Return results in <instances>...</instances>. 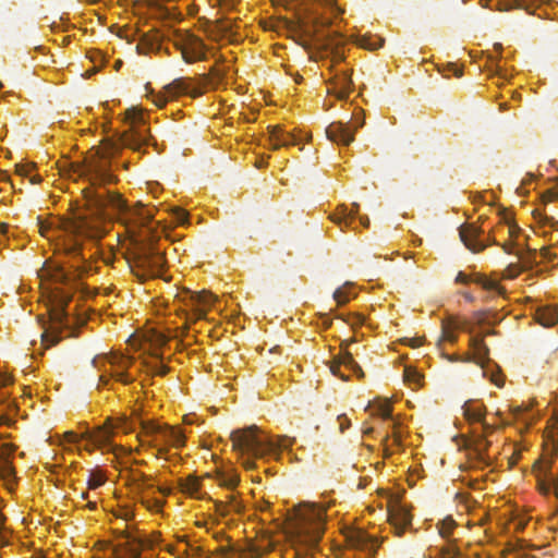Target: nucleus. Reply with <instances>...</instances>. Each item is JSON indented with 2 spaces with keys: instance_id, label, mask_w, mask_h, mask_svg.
<instances>
[{
  "instance_id": "obj_26",
  "label": "nucleus",
  "mask_w": 558,
  "mask_h": 558,
  "mask_svg": "<svg viewBox=\"0 0 558 558\" xmlns=\"http://www.w3.org/2000/svg\"><path fill=\"white\" fill-rule=\"evenodd\" d=\"M351 546L362 550H375V541L364 532H355L350 538Z\"/></svg>"
},
{
  "instance_id": "obj_38",
  "label": "nucleus",
  "mask_w": 558,
  "mask_h": 558,
  "mask_svg": "<svg viewBox=\"0 0 558 558\" xmlns=\"http://www.w3.org/2000/svg\"><path fill=\"white\" fill-rule=\"evenodd\" d=\"M351 298V294L348 292L347 287L338 288L333 292V299L339 304H345Z\"/></svg>"
},
{
  "instance_id": "obj_34",
  "label": "nucleus",
  "mask_w": 558,
  "mask_h": 558,
  "mask_svg": "<svg viewBox=\"0 0 558 558\" xmlns=\"http://www.w3.org/2000/svg\"><path fill=\"white\" fill-rule=\"evenodd\" d=\"M135 487L138 493H144L154 488V484L150 483V477L141 473L140 477L134 480Z\"/></svg>"
},
{
  "instance_id": "obj_8",
  "label": "nucleus",
  "mask_w": 558,
  "mask_h": 558,
  "mask_svg": "<svg viewBox=\"0 0 558 558\" xmlns=\"http://www.w3.org/2000/svg\"><path fill=\"white\" fill-rule=\"evenodd\" d=\"M463 415L470 423H481L482 434L478 435L476 440V450L480 454L487 449L489 442L485 439V435L493 433L496 429L495 423H487L485 421L486 409L483 404L475 401H466L462 407Z\"/></svg>"
},
{
  "instance_id": "obj_21",
  "label": "nucleus",
  "mask_w": 558,
  "mask_h": 558,
  "mask_svg": "<svg viewBox=\"0 0 558 558\" xmlns=\"http://www.w3.org/2000/svg\"><path fill=\"white\" fill-rule=\"evenodd\" d=\"M232 23L227 19L208 21L205 31L215 40L232 34Z\"/></svg>"
},
{
  "instance_id": "obj_45",
  "label": "nucleus",
  "mask_w": 558,
  "mask_h": 558,
  "mask_svg": "<svg viewBox=\"0 0 558 558\" xmlns=\"http://www.w3.org/2000/svg\"><path fill=\"white\" fill-rule=\"evenodd\" d=\"M151 372L155 375L165 376L169 372V367L161 362H156L151 365Z\"/></svg>"
},
{
  "instance_id": "obj_56",
  "label": "nucleus",
  "mask_w": 558,
  "mask_h": 558,
  "mask_svg": "<svg viewBox=\"0 0 558 558\" xmlns=\"http://www.w3.org/2000/svg\"><path fill=\"white\" fill-rule=\"evenodd\" d=\"M360 221L364 227H368L369 225V219L365 216L360 217Z\"/></svg>"
},
{
  "instance_id": "obj_2",
  "label": "nucleus",
  "mask_w": 558,
  "mask_h": 558,
  "mask_svg": "<svg viewBox=\"0 0 558 558\" xmlns=\"http://www.w3.org/2000/svg\"><path fill=\"white\" fill-rule=\"evenodd\" d=\"M137 426H140L142 430L138 437H150L151 439L148 444L158 448V454L167 453L168 449L166 445L180 448L185 444V436L182 430L175 429L168 424L144 421L138 415L133 418L120 416L116 420H108L104 426L83 434L82 438L87 441L85 447L87 451H93L94 449L111 450L113 449L111 439L116 429L128 434L134 432Z\"/></svg>"
},
{
  "instance_id": "obj_11",
  "label": "nucleus",
  "mask_w": 558,
  "mask_h": 558,
  "mask_svg": "<svg viewBox=\"0 0 558 558\" xmlns=\"http://www.w3.org/2000/svg\"><path fill=\"white\" fill-rule=\"evenodd\" d=\"M355 340L351 339L350 341H345L342 343V352L337 356L333 363L330 365V372L332 375L338 376L343 381L349 380V377L340 371L341 366H344L347 369L351 371L357 378H364L365 374L362 367L355 362L353 355L350 351H348V345Z\"/></svg>"
},
{
  "instance_id": "obj_49",
  "label": "nucleus",
  "mask_w": 558,
  "mask_h": 558,
  "mask_svg": "<svg viewBox=\"0 0 558 558\" xmlns=\"http://www.w3.org/2000/svg\"><path fill=\"white\" fill-rule=\"evenodd\" d=\"M329 52L331 53L332 61L335 63L342 62L345 59V56H344L343 51H341V49L336 50V51H329Z\"/></svg>"
},
{
  "instance_id": "obj_9",
  "label": "nucleus",
  "mask_w": 558,
  "mask_h": 558,
  "mask_svg": "<svg viewBox=\"0 0 558 558\" xmlns=\"http://www.w3.org/2000/svg\"><path fill=\"white\" fill-rule=\"evenodd\" d=\"M549 438L553 444L554 450L558 452V414H556V416L554 417L553 429L550 432ZM535 468L539 469L544 474V477H542L541 474L537 475L539 492L544 495H547L553 490L556 498L558 499V475L555 477H550L549 480L546 478L551 468V461H538L536 462Z\"/></svg>"
},
{
  "instance_id": "obj_15",
  "label": "nucleus",
  "mask_w": 558,
  "mask_h": 558,
  "mask_svg": "<svg viewBox=\"0 0 558 558\" xmlns=\"http://www.w3.org/2000/svg\"><path fill=\"white\" fill-rule=\"evenodd\" d=\"M104 360H106L110 364L111 368L109 371V374L117 381H120L125 385L133 381V378L126 373L128 367L132 363V361L129 357L112 354L110 356L104 357Z\"/></svg>"
},
{
  "instance_id": "obj_20",
  "label": "nucleus",
  "mask_w": 558,
  "mask_h": 558,
  "mask_svg": "<svg viewBox=\"0 0 558 558\" xmlns=\"http://www.w3.org/2000/svg\"><path fill=\"white\" fill-rule=\"evenodd\" d=\"M163 35L159 32L143 34L135 49L138 54H148L160 49Z\"/></svg>"
},
{
  "instance_id": "obj_5",
  "label": "nucleus",
  "mask_w": 558,
  "mask_h": 558,
  "mask_svg": "<svg viewBox=\"0 0 558 558\" xmlns=\"http://www.w3.org/2000/svg\"><path fill=\"white\" fill-rule=\"evenodd\" d=\"M232 448L241 453H248L258 458L265 454H275L281 449H288L293 440L287 436L272 438L263 433L256 425L231 433Z\"/></svg>"
},
{
  "instance_id": "obj_3",
  "label": "nucleus",
  "mask_w": 558,
  "mask_h": 558,
  "mask_svg": "<svg viewBox=\"0 0 558 558\" xmlns=\"http://www.w3.org/2000/svg\"><path fill=\"white\" fill-rule=\"evenodd\" d=\"M44 271L56 283L62 284L66 289H60L54 296V305L49 310L48 320H41L44 332L41 333L43 342L47 343V348L60 341L62 333L65 337L74 336L72 322L65 312V306L72 299V291L80 289V280L85 272L83 266L72 265L66 268L61 263L46 264Z\"/></svg>"
},
{
  "instance_id": "obj_33",
  "label": "nucleus",
  "mask_w": 558,
  "mask_h": 558,
  "mask_svg": "<svg viewBox=\"0 0 558 558\" xmlns=\"http://www.w3.org/2000/svg\"><path fill=\"white\" fill-rule=\"evenodd\" d=\"M106 481L105 475L100 471H90L87 480V486L89 489H96L100 487Z\"/></svg>"
},
{
  "instance_id": "obj_51",
  "label": "nucleus",
  "mask_w": 558,
  "mask_h": 558,
  "mask_svg": "<svg viewBox=\"0 0 558 558\" xmlns=\"http://www.w3.org/2000/svg\"><path fill=\"white\" fill-rule=\"evenodd\" d=\"M545 197L547 201L554 202V201L558 199V191L549 190L546 192Z\"/></svg>"
},
{
  "instance_id": "obj_54",
  "label": "nucleus",
  "mask_w": 558,
  "mask_h": 558,
  "mask_svg": "<svg viewBox=\"0 0 558 558\" xmlns=\"http://www.w3.org/2000/svg\"><path fill=\"white\" fill-rule=\"evenodd\" d=\"M187 546H189V548H190V550H191V553H192L193 555H201V553H202L201 547H194V546L189 545V544H187Z\"/></svg>"
},
{
  "instance_id": "obj_23",
  "label": "nucleus",
  "mask_w": 558,
  "mask_h": 558,
  "mask_svg": "<svg viewBox=\"0 0 558 558\" xmlns=\"http://www.w3.org/2000/svg\"><path fill=\"white\" fill-rule=\"evenodd\" d=\"M470 281H473L475 282L476 284H480L481 287H483L485 290H488V291H495L499 294L502 293V289L501 287L493 281V280H489L483 276H476L474 279H471L468 275H465L464 272L460 271L458 272L457 277H456V282L457 283H468Z\"/></svg>"
},
{
  "instance_id": "obj_16",
  "label": "nucleus",
  "mask_w": 558,
  "mask_h": 558,
  "mask_svg": "<svg viewBox=\"0 0 558 558\" xmlns=\"http://www.w3.org/2000/svg\"><path fill=\"white\" fill-rule=\"evenodd\" d=\"M329 84L331 87L328 88V93L335 95L339 100L347 99L353 88L351 74L345 71L336 73Z\"/></svg>"
},
{
  "instance_id": "obj_29",
  "label": "nucleus",
  "mask_w": 558,
  "mask_h": 558,
  "mask_svg": "<svg viewBox=\"0 0 558 558\" xmlns=\"http://www.w3.org/2000/svg\"><path fill=\"white\" fill-rule=\"evenodd\" d=\"M354 209L348 211L344 206H341V215L332 216V220L343 228V225L347 227L349 225V219L353 218L354 215L359 211V204H353Z\"/></svg>"
},
{
  "instance_id": "obj_19",
  "label": "nucleus",
  "mask_w": 558,
  "mask_h": 558,
  "mask_svg": "<svg viewBox=\"0 0 558 558\" xmlns=\"http://www.w3.org/2000/svg\"><path fill=\"white\" fill-rule=\"evenodd\" d=\"M14 450L15 447L11 444L3 442L0 445V477L4 481H9L14 475V469L10 461Z\"/></svg>"
},
{
  "instance_id": "obj_61",
  "label": "nucleus",
  "mask_w": 558,
  "mask_h": 558,
  "mask_svg": "<svg viewBox=\"0 0 558 558\" xmlns=\"http://www.w3.org/2000/svg\"><path fill=\"white\" fill-rule=\"evenodd\" d=\"M546 223H549L550 226L555 227L556 225H558V221H555L554 218H546Z\"/></svg>"
},
{
  "instance_id": "obj_40",
  "label": "nucleus",
  "mask_w": 558,
  "mask_h": 558,
  "mask_svg": "<svg viewBox=\"0 0 558 558\" xmlns=\"http://www.w3.org/2000/svg\"><path fill=\"white\" fill-rule=\"evenodd\" d=\"M441 338L448 342H456L457 340V335L454 333V330L453 328H451L450 325L448 324H442V335H441Z\"/></svg>"
},
{
  "instance_id": "obj_14",
  "label": "nucleus",
  "mask_w": 558,
  "mask_h": 558,
  "mask_svg": "<svg viewBox=\"0 0 558 558\" xmlns=\"http://www.w3.org/2000/svg\"><path fill=\"white\" fill-rule=\"evenodd\" d=\"M483 232V229L474 223L463 225L459 228L461 241L473 253L482 252L488 245L482 239Z\"/></svg>"
},
{
  "instance_id": "obj_36",
  "label": "nucleus",
  "mask_w": 558,
  "mask_h": 558,
  "mask_svg": "<svg viewBox=\"0 0 558 558\" xmlns=\"http://www.w3.org/2000/svg\"><path fill=\"white\" fill-rule=\"evenodd\" d=\"M312 23H313V26L315 29H314L313 34H311V36L315 37L317 39L318 37H322V35H323V34H319V28L329 26L330 21L323 16H315L313 19Z\"/></svg>"
},
{
  "instance_id": "obj_50",
  "label": "nucleus",
  "mask_w": 558,
  "mask_h": 558,
  "mask_svg": "<svg viewBox=\"0 0 558 558\" xmlns=\"http://www.w3.org/2000/svg\"><path fill=\"white\" fill-rule=\"evenodd\" d=\"M351 326H360L364 323V317L359 314L352 315V320H348Z\"/></svg>"
},
{
  "instance_id": "obj_39",
  "label": "nucleus",
  "mask_w": 558,
  "mask_h": 558,
  "mask_svg": "<svg viewBox=\"0 0 558 558\" xmlns=\"http://www.w3.org/2000/svg\"><path fill=\"white\" fill-rule=\"evenodd\" d=\"M227 498H228V500H227L226 502H227V505L229 506V508H230V510H231V511H234V512H236V513H241V512H243V510H244V505L242 504V501H241V500H239V499L236 498V496H235V495L231 494V495H229Z\"/></svg>"
},
{
  "instance_id": "obj_62",
  "label": "nucleus",
  "mask_w": 558,
  "mask_h": 558,
  "mask_svg": "<svg viewBox=\"0 0 558 558\" xmlns=\"http://www.w3.org/2000/svg\"><path fill=\"white\" fill-rule=\"evenodd\" d=\"M243 464L247 469L254 468V462L250 460L244 461Z\"/></svg>"
},
{
  "instance_id": "obj_47",
  "label": "nucleus",
  "mask_w": 558,
  "mask_h": 558,
  "mask_svg": "<svg viewBox=\"0 0 558 558\" xmlns=\"http://www.w3.org/2000/svg\"><path fill=\"white\" fill-rule=\"evenodd\" d=\"M142 502L144 505H146V507L148 509H153V508H156V509H159L162 507L163 502L159 499H149V500H145L144 498L142 499Z\"/></svg>"
},
{
  "instance_id": "obj_60",
  "label": "nucleus",
  "mask_w": 558,
  "mask_h": 558,
  "mask_svg": "<svg viewBox=\"0 0 558 558\" xmlns=\"http://www.w3.org/2000/svg\"><path fill=\"white\" fill-rule=\"evenodd\" d=\"M463 295L466 301H469V302L474 301V296L471 293L465 292Z\"/></svg>"
},
{
  "instance_id": "obj_46",
  "label": "nucleus",
  "mask_w": 558,
  "mask_h": 558,
  "mask_svg": "<svg viewBox=\"0 0 558 558\" xmlns=\"http://www.w3.org/2000/svg\"><path fill=\"white\" fill-rule=\"evenodd\" d=\"M174 217H175V222L179 225H184L185 222H187V214L183 209H180V208L175 209Z\"/></svg>"
},
{
  "instance_id": "obj_57",
  "label": "nucleus",
  "mask_w": 558,
  "mask_h": 558,
  "mask_svg": "<svg viewBox=\"0 0 558 558\" xmlns=\"http://www.w3.org/2000/svg\"><path fill=\"white\" fill-rule=\"evenodd\" d=\"M508 231H509L510 235L513 236L518 232V227L509 226Z\"/></svg>"
},
{
  "instance_id": "obj_17",
  "label": "nucleus",
  "mask_w": 558,
  "mask_h": 558,
  "mask_svg": "<svg viewBox=\"0 0 558 558\" xmlns=\"http://www.w3.org/2000/svg\"><path fill=\"white\" fill-rule=\"evenodd\" d=\"M177 46L181 50L183 60L187 63L198 60L203 54V44L193 35H184L182 41Z\"/></svg>"
},
{
  "instance_id": "obj_10",
  "label": "nucleus",
  "mask_w": 558,
  "mask_h": 558,
  "mask_svg": "<svg viewBox=\"0 0 558 558\" xmlns=\"http://www.w3.org/2000/svg\"><path fill=\"white\" fill-rule=\"evenodd\" d=\"M365 123L364 118H355L354 126L352 128L350 122L343 123L341 121L331 122L326 128V136L329 141L348 146L354 141V132L362 128Z\"/></svg>"
},
{
  "instance_id": "obj_59",
  "label": "nucleus",
  "mask_w": 558,
  "mask_h": 558,
  "mask_svg": "<svg viewBox=\"0 0 558 558\" xmlns=\"http://www.w3.org/2000/svg\"><path fill=\"white\" fill-rule=\"evenodd\" d=\"M501 247H502V250H504L506 253H508V254L512 253V251H511V246H510L509 244L504 243V244L501 245Z\"/></svg>"
},
{
  "instance_id": "obj_35",
  "label": "nucleus",
  "mask_w": 558,
  "mask_h": 558,
  "mask_svg": "<svg viewBox=\"0 0 558 558\" xmlns=\"http://www.w3.org/2000/svg\"><path fill=\"white\" fill-rule=\"evenodd\" d=\"M404 380L409 384L420 385L422 375L413 367L407 366L403 374Z\"/></svg>"
},
{
  "instance_id": "obj_43",
  "label": "nucleus",
  "mask_w": 558,
  "mask_h": 558,
  "mask_svg": "<svg viewBox=\"0 0 558 558\" xmlns=\"http://www.w3.org/2000/svg\"><path fill=\"white\" fill-rule=\"evenodd\" d=\"M5 518L0 512V546L8 544V531L4 526Z\"/></svg>"
},
{
  "instance_id": "obj_25",
  "label": "nucleus",
  "mask_w": 558,
  "mask_h": 558,
  "mask_svg": "<svg viewBox=\"0 0 558 558\" xmlns=\"http://www.w3.org/2000/svg\"><path fill=\"white\" fill-rule=\"evenodd\" d=\"M544 0H499L496 10L510 11L513 9H523L531 13V8L536 3H543Z\"/></svg>"
},
{
  "instance_id": "obj_7",
  "label": "nucleus",
  "mask_w": 558,
  "mask_h": 558,
  "mask_svg": "<svg viewBox=\"0 0 558 558\" xmlns=\"http://www.w3.org/2000/svg\"><path fill=\"white\" fill-rule=\"evenodd\" d=\"M128 119L130 120V128L122 133L120 137L121 145L135 151H141L144 146L150 143L149 130L142 114L135 112V110L128 111Z\"/></svg>"
},
{
  "instance_id": "obj_64",
  "label": "nucleus",
  "mask_w": 558,
  "mask_h": 558,
  "mask_svg": "<svg viewBox=\"0 0 558 558\" xmlns=\"http://www.w3.org/2000/svg\"><path fill=\"white\" fill-rule=\"evenodd\" d=\"M393 439L396 444H400L401 436L396 430L393 432Z\"/></svg>"
},
{
  "instance_id": "obj_12",
  "label": "nucleus",
  "mask_w": 558,
  "mask_h": 558,
  "mask_svg": "<svg viewBox=\"0 0 558 558\" xmlns=\"http://www.w3.org/2000/svg\"><path fill=\"white\" fill-rule=\"evenodd\" d=\"M388 517L390 524L395 529L396 534L399 536H401L405 529L409 527L412 523V515L409 509L398 499L389 501Z\"/></svg>"
},
{
  "instance_id": "obj_32",
  "label": "nucleus",
  "mask_w": 558,
  "mask_h": 558,
  "mask_svg": "<svg viewBox=\"0 0 558 558\" xmlns=\"http://www.w3.org/2000/svg\"><path fill=\"white\" fill-rule=\"evenodd\" d=\"M180 487L182 492L194 495L199 488V482L196 477L190 475L185 480H181Z\"/></svg>"
},
{
  "instance_id": "obj_44",
  "label": "nucleus",
  "mask_w": 558,
  "mask_h": 558,
  "mask_svg": "<svg viewBox=\"0 0 558 558\" xmlns=\"http://www.w3.org/2000/svg\"><path fill=\"white\" fill-rule=\"evenodd\" d=\"M11 381L12 379L9 376L0 374V389L7 387ZM7 397V393L0 391V404L5 401Z\"/></svg>"
},
{
  "instance_id": "obj_18",
  "label": "nucleus",
  "mask_w": 558,
  "mask_h": 558,
  "mask_svg": "<svg viewBox=\"0 0 558 558\" xmlns=\"http://www.w3.org/2000/svg\"><path fill=\"white\" fill-rule=\"evenodd\" d=\"M268 130L269 141L272 149L299 145L301 142V137H299L294 133L286 131L280 125L269 126Z\"/></svg>"
},
{
  "instance_id": "obj_1",
  "label": "nucleus",
  "mask_w": 558,
  "mask_h": 558,
  "mask_svg": "<svg viewBox=\"0 0 558 558\" xmlns=\"http://www.w3.org/2000/svg\"><path fill=\"white\" fill-rule=\"evenodd\" d=\"M117 150L116 144H108L86 158L81 167L80 175L88 182V186L82 190L85 209L73 210L69 216L59 218L56 225H41L40 231L45 236L52 229L61 232V239L57 243L58 251L84 262L83 240L99 241L108 232L107 225L112 211L135 246V266L150 275H157L162 270L165 259L150 240L151 229L148 225L154 217L153 210L141 203L136 207H130L120 194L106 189L107 184L116 182L110 170V157Z\"/></svg>"
},
{
  "instance_id": "obj_22",
  "label": "nucleus",
  "mask_w": 558,
  "mask_h": 558,
  "mask_svg": "<svg viewBox=\"0 0 558 558\" xmlns=\"http://www.w3.org/2000/svg\"><path fill=\"white\" fill-rule=\"evenodd\" d=\"M534 318L539 325L551 327L558 322V308L551 305L538 306Z\"/></svg>"
},
{
  "instance_id": "obj_42",
  "label": "nucleus",
  "mask_w": 558,
  "mask_h": 558,
  "mask_svg": "<svg viewBox=\"0 0 558 558\" xmlns=\"http://www.w3.org/2000/svg\"><path fill=\"white\" fill-rule=\"evenodd\" d=\"M142 544L134 542L129 544L128 554L129 558H141Z\"/></svg>"
},
{
  "instance_id": "obj_41",
  "label": "nucleus",
  "mask_w": 558,
  "mask_h": 558,
  "mask_svg": "<svg viewBox=\"0 0 558 558\" xmlns=\"http://www.w3.org/2000/svg\"><path fill=\"white\" fill-rule=\"evenodd\" d=\"M440 555L442 558H458L460 556V549L456 546L442 547Z\"/></svg>"
},
{
  "instance_id": "obj_28",
  "label": "nucleus",
  "mask_w": 558,
  "mask_h": 558,
  "mask_svg": "<svg viewBox=\"0 0 558 558\" xmlns=\"http://www.w3.org/2000/svg\"><path fill=\"white\" fill-rule=\"evenodd\" d=\"M356 45L364 49L376 50L383 47L384 39L377 36H362L356 39Z\"/></svg>"
},
{
  "instance_id": "obj_4",
  "label": "nucleus",
  "mask_w": 558,
  "mask_h": 558,
  "mask_svg": "<svg viewBox=\"0 0 558 558\" xmlns=\"http://www.w3.org/2000/svg\"><path fill=\"white\" fill-rule=\"evenodd\" d=\"M326 508L317 504L300 505L291 532L293 558H314V550L324 533Z\"/></svg>"
},
{
  "instance_id": "obj_53",
  "label": "nucleus",
  "mask_w": 558,
  "mask_h": 558,
  "mask_svg": "<svg viewBox=\"0 0 558 558\" xmlns=\"http://www.w3.org/2000/svg\"><path fill=\"white\" fill-rule=\"evenodd\" d=\"M408 341H409V344L413 348L418 347L422 343L421 339H418V338H411V339H408Z\"/></svg>"
},
{
  "instance_id": "obj_58",
  "label": "nucleus",
  "mask_w": 558,
  "mask_h": 558,
  "mask_svg": "<svg viewBox=\"0 0 558 558\" xmlns=\"http://www.w3.org/2000/svg\"><path fill=\"white\" fill-rule=\"evenodd\" d=\"M66 437L69 438V440L71 441H76V435L73 433V432H68L66 433Z\"/></svg>"
},
{
  "instance_id": "obj_52",
  "label": "nucleus",
  "mask_w": 558,
  "mask_h": 558,
  "mask_svg": "<svg viewBox=\"0 0 558 558\" xmlns=\"http://www.w3.org/2000/svg\"><path fill=\"white\" fill-rule=\"evenodd\" d=\"M450 71L453 73L454 76L461 77L462 76V70L458 68L456 64H449Z\"/></svg>"
},
{
  "instance_id": "obj_37",
  "label": "nucleus",
  "mask_w": 558,
  "mask_h": 558,
  "mask_svg": "<svg viewBox=\"0 0 558 558\" xmlns=\"http://www.w3.org/2000/svg\"><path fill=\"white\" fill-rule=\"evenodd\" d=\"M454 526H456L454 521L451 518H447L444 521H441V523L439 525V534L442 537H448L451 534Z\"/></svg>"
},
{
  "instance_id": "obj_48",
  "label": "nucleus",
  "mask_w": 558,
  "mask_h": 558,
  "mask_svg": "<svg viewBox=\"0 0 558 558\" xmlns=\"http://www.w3.org/2000/svg\"><path fill=\"white\" fill-rule=\"evenodd\" d=\"M216 508L222 515H227L231 511L226 501L216 502Z\"/></svg>"
},
{
  "instance_id": "obj_6",
  "label": "nucleus",
  "mask_w": 558,
  "mask_h": 558,
  "mask_svg": "<svg viewBox=\"0 0 558 558\" xmlns=\"http://www.w3.org/2000/svg\"><path fill=\"white\" fill-rule=\"evenodd\" d=\"M206 83H195L191 78L179 77L173 80L170 84L166 85L162 92L155 94L150 92L154 104L162 108L169 100L175 99L181 95H190L191 97H198L204 94Z\"/></svg>"
},
{
  "instance_id": "obj_13",
  "label": "nucleus",
  "mask_w": 558,
  "mask_h": 558,
  "mask_svg": "<svg viewBox=\"0 0 558 558\" xmlns=\"http://www.w3.org/2000/svg\"><path fill=\"white\" fill-rule=\"evenodd\" d=\"M178 296L186 306L194 308L196 318L204 317L205 310L203 307L211 305L215 301V296L207 291L193 292L185 289Z\"/></svg>"
},
{
  "instance_id": "obj_31",
  "label": "nucleus",
  "mask_w": 558,
  "mask_h": 558,
  "mask_svg": "<svg viewBox=\"0 0 558 558\" xmlns=\"http://www.w3.org/2000/svg\"><path fill=\"white\" fill-rule=\"evenodd\" d=\"M472 347L481 363H483L485 359H488L489 350L482 338H473Z\"/></svg>"
},
{
  "instance_id": "obj_24",
  "label": "nucleus",
  "mask_w": 558,
  "mask_h": 558,
  "mask_svg": "<svg viewBox=\"0 0 558 558\" xmlns=\"http://www.w3.org/2000/svg\"><path fill=\"white\" fill-rule=\"evenodd\" d=\"M317 43L320 45L324 51H336L340 50L344 45L342 36L337 32H329L323 34L322 37L317 38Z\"/></svg>"
},
{
  "instance_id": "obj_30",
  "label": "nucleus",
  "mask_w": 558,
  "mask_h": 558,
  "mask_svg": "<svg viewBox=\"0 0 558 558\" xmlns=\"http://www.w3.org/2000/svg\"><path fill=\"white\" fill-rule=\"evenodd\" d=\"M375 410V414L380 415L383 418H390L392 414V407L386 399H377L372 404Z\"/></svg>"
},
{
  "instance_id": "obj_55",
  "label": "nucleus",
  "mask_w": 558,
  "mask_h": 558,
  "mask_svg": "<svg viewBox=\"0 0 558 558\" xmlns=\"http://www.w3.org/2000/svg\"><path fill=\"white\" fill-rule=\"evenodd\" d=\"M158 492L161 493L162 495H169L171 494V489L170 488H167V487H161L159 486L158 488Z\"/></svg>"
},
{
  "instance_id": "obj_63",
  "label": "nucleus",
  "mask_w": 558,
  "mask_h": 558,
  "mask_svg": "<svg viewBox=\"0 0 558 558\" xmlns=\"http://www.w3.org/2000/svg\"><path fill=\"white\" fill-rule=\"evenodd\" d=\"M97 507V504L96 501H88L87 504V508L90 509V510H95Z\"/></svg>"
},
{
  "instance_id": "obj_27",
  "label": "nucleus",
  "mask_w": 558,
  "mask_h": 558,
  "mask_svg": "<svg viewBox=\"0 0 558 558\" xmlns=\"http://www.w3.org/2000/svg\"><path fill=\"white\" fill-rule=\"evenodd\" d=\"M218 481L221 486L233 489L239 484L240 477L233 470H228L218 474Z\"/></svg>"
}]
</instances>
